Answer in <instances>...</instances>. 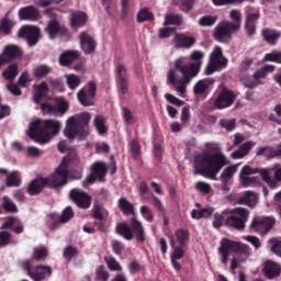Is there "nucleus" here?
Masks as SVG:
<instances>
[{
  "instance_id": "e433bc0d",
  "label": "nucleus",
  "mask_w": 281,
  "mask_h": 281,
  "mask_svg": "<svg viewBox=\"0 0 281 281\" xmlns=\"http://www.w3.org/2000/svg\"><path fill=\"white\" fill-rule=\"evenodd\" d=\"M262 36L265 41L269 43V45H276V43H278V38H280L281 36V32L276 30L265 29L262 31Z\"/></svg>"
},
{
  "instance_id": "9d476101",
  "label": "nucleus",
  "mask_w": 281,
  "mask_h": 281,
  "mask_svg": "<svg viewBox=\"0 0 281 281\" xmlns=\"http://www.w3.org/2000/svg\"><path fill=\"white\" fill-rule=\"evenodd\" d=\"M56 105L43 103L41 105L44 115H54L55 117H63L69 111V101L60 97L55 100Z\"/></svg>"
},
{
  "instance_id": "20e7f679",
  "label": "nucleus",
  "mask_w": 281,
  "mask_h": 281,
  "mask_svg": "<svg viewBox=\"0 0 281 281\" xmlns=\"http://www.w3.org/2000/svg\"><path fill=\"white\" fill-rule=\"evenodd\" d=\"M91 117L92 115L89 112H81L69 116L65 123L64 137H67L69 142L87 139L90 133L89 124Z\"/></svg>"
},
{
  "instance_id": "aec40b11",
  "label": "nucleus",
  "mask_w": 281,
  "mask_h": 281,
  "mask_svg": "<svg viewBox=\"0 0 281 281\" xmlns=\"http://www.w3.org/2000/svg\"><path fill=\"white\" fill-rule=\"evenodd\" d=\"M78 38L80 49L83 52V54H93V52H95L98 43H95V40L93 38V36H91V34L87 32H81Z\"/></svg>"
},
{
  "instance_id": "a211bd4d",
  "label": "nucleus",
  "mask_w": 281,
  "mask_h": 281,
  "mask_svg": "<svg viewBox=\"0 0 281 281\" xmlns=\"http://www.w3.org/2000/svg\"><path fill=\"white\" fill-rule=\"evenodd\" d=\"M171 43L176 49H190V47H194L196 37L183 33H176Z\"/></svg>"
},
{
  "instance_id": "39448f33",
  "label": "nucleus",
  "mask_w": 281,
  "mask_h": 281,
  "mask_svg": "<svg viewBox=\"0 0 281 281\" xmlns=\"http://www.w3.org/2000/svg\"><path fill=\"white\" fill-rule=\"evenodd\" d=\"M60 121L36 119L30 124L27 135L37 144H49L52 137H56L60 133Z\"/></svg>"
},
{
  "instance_id": "393cba45",
  "label": "nucleus",
  "mask_w": 281,
  "mask_h": 281,
  "mask_svg": "<svg viewBox=\"0 0 281 281\" xmlns=\"http://www.w3.org/2000/svg\"><path fill=\"white\" fill-rule=\"evenodd\" d=\"M131 227L134 238L139 243H144L146 240V232L144 231V225H142V222L136 216L131 218Z\"/></svg>"
},
{
  "instance_id": "a19ab883",
  "label": "nucleus",
  "mask_w": 281,
  "mask_h": 281,
  "mask_svg": "<svg viewBox=\"0 0 281 281\" xmlns=\"http://www.w3.org/2000/svg\"><path fill=\"white\" fill-rule=\"evenodd\" d=\"M214 214V209L213 207H204L201 210H193L191 212V218H195L199 221V218H210Z\"/></svg>"
},
{
  "instance_id": "58836bf2",
  "label": "nucleus",
  "mask_w": 281,
  "mask_h": 281,
  "mask_svg": "<svg viewBox=\"0 0 281 281\" xmlns=\"http://www.w3.org/2000/svg\"><path fill=\"white\" fill-rule=\"evenodd\" d=\"M34 78H45L52 74V67L45 64L37 65L33 68L32 71Z\"/></svg>"
},
{
  "instance_id": "052dcab7",
  "label": "nucleus",
  "mask_w": 281,
  "mask_h": 281,
  "mask_svg": "<svg viewBox=\"0 0 281 281\" xmlns=\"http://www.w3.org/2000/svg\"><path fill=\"white\" fill-rule=\"evenodd\" d=\"M70 218H74V210L71 209V206H67L61 216L58 217V222L59 223H67V221H70Z\"/></svg>"
},
{
  "instance_id": "e2e57ef3",
  "label": "nucleus",
  "mask_w": 281,
  "mask_h": 281,
  "mask_svg": "<svg viewBox=\"0 0 281 281\" xmlns=\"http://www.w3.org/2000/svg\"><path fill=\"white\" fill-rule=\"evenodd\" d=\"M265 61H269V63H278L279 65L281 64V54L280 53H268L266 54V56L263 57Z\"/></svg>"
},
{
  "instance_id": "ea45409f",
  "label": "nucleus",
  "mask_w": 281,
  "mask_h": 281,
  "mask_svg": "<svg viewBox=\"0 0 281 281\" xmlns=\"http://www.w3.org/2000/svg\"><path fill=\"white\" fill-rule=\"evenodd\" d=\"M259 19L257 13L249 14L246 18V32L249 36H254L256 34V22Z\"/></svg>"
},
{
  "instance_id": "4468645a",
  "label": "nucleus",
  "mask_w": 281,
  "mask_h": 281,
  "mask_svg": "<svg viewBox=\"0 0 281 281\" xmlns=\"http://www.w3.org/2000/svg\"><path fill=\"white\" fill-rule=\"evenodd\" d=\"M106 177V165L102 161H97L91 166V172L89 177L83 181V188H89L91 183L95 181H104Z\"/></svg>"
},
{
  "instance_id": "9b49d317",
  "label": "nucleus",
  "mask_w": 281,
  "mask_h": 281,
  "mask_svg": "<svg viewBox=\"0 0 281 281\" xmlns=\"http://www.w3.org/2000/svg\"><path fill=\"white\" fill-rule=\"evenodd\" d=\"M234 32H238V24L224 21L214 29V38L217 40L218 43H229Z\"/></svg>"
},
{
  "instance_id": "ddd939ff",
  "label": "nucleus",
  "mask_w": 281,
  "mask_h": 281,
  "mask_svg": "<svg viewBox=\"0 0 281 281\" xmlns=\"http://www.w3.org/2000/svg\"><path fill=\"white\" fill-rule=\"evenodd\" d=\"M273 225H276V220L273 217L257 216L252 218L250 229H255V232H258L261 236H267V234H269L273 228Z\"/></svg>"
},
{
  "instance_id": "4be33fe9",
  "label": "nucleus",
  "mask_w": 281,
  "mask_h": 281,
  "mask_svg": "<svg viewBox=\"0 0 281 281\" xmlns=\"http://www.w3.org/2000/svg\"><path fill=\"white\" fill-rule=\"evenodd\" d=\"M22 55L23 50H21V48L14 44L4 46L3 50L0 53V57L5 65H8V63H12V60H16V58Z\"/></svg>"
},
{
  "instance_id": "423d86ee",
  "label": "nucleus",
  "mask_w": 281,
  "mask_h": 281,
  "mask_svg": "<svg viewBox=\"0 0 281 281\" xmlns=\"http://www.w3.org/2000/svg\"><path fill=\"white\" fill-rule=\"evenodd\" d=\"M67 177H69V160L64 158L55 172L44 179L48 188H61V186H67Z\"/></svg>"
},
{
  "instance_id": "f704fd0d",
  "label": "nucleus",
  "mask_w": 281,
  "mask_h": 281,
  "mask_svg": "<svg viewBox=\"0 0 281 281\" xmlns=\"http://www.w3.org/2000/svg\"><path fill=\"white\" fill-rule=\"evenodd\" d=\"M116 233L125 238V240H133L134 238L133 228L125 222L116 225Z\"/></svg>"
},
{
  "instance_id": "37998d69",
  "label": "nucleus",
  "mask_w": 281,
  "mask_h": 281,
  "mask_svg": "<svg viewBox=\"0 0 281 281\" xmlns=\"http://www.w3.org/2000/svg\"><path fill=\"white\" fill-rule=\"evenodd\" d=\"M257 175H260L261 179L268 183V186L270 188H276L277 187V183H276V180H273L271 178V171H269L268 169H258L257 168Z\"/></svg>"
},
{
  "instance_id": "4d7b16f0",
  "label": "nucleus",
  "mask_w": 281,
  "mask_h": 281,
  "mask_svg": "<svg viewBox=\"0 0 281 281\" xmlns=\"http://www.w3.org/2000/svg\"><path fill=\"white\" fill-rule=\"evenodd\" d=\"M12 27H14V21L8 18L1 20L0 30L3 32V34H10V30H12Z\"/></svg>"
},
{
  "instance_id": "603ef678",
  "label": "nucleus",
  "mask_w": 281,
  "mask_h": 281,
  "mask_svg": "<svg viewBox=\"0 0 281 281\" xmlns=\"http://www.w3.org/2000/svg\"><path fill=\"white\" fill-rule=\"evenodd\" d=\"M155 15L148 9H140L137 13L138 23H144V21H153Z\"/></svg>"
},
{
  "instance_id": "49530a36",
  "label": "nucleus",
  "mask_w": 281,
  "mask_h": 281,
  "mask_svg": "<svg viewBox=\"0 0 281 281\" xmlns=\"http://www.w3.org/2000/svg\"><path fill=\"white\" fill-rule=\"evenodd\" d=\"M183 16L181 14H169L165 16L164 25H181Z\"/></svg>"
},
{
  "instance_id": "8fccbe9b",
  "label": "nucleus",
  "mask_w": 281,
  "mask_h": 281,
  "mask_svg": "<svg viewBox=\"0 0 281 281\" xmlns=\"http://www.w3.org/2000/svg\"><path fill=\"white\" fill-rule=\"evenodd\" d=\"M268 244L270 245L272 254L281 258V239L273 237L268 240Z\"/></svg>"
},
{
  "instance_id": "dca6fc26",
  "label": "nucleus",
  "mask_w": 281,
  "mask_h": 281,
  "mask_svg": "<svg viewBox=\"0 0 281 281\" xmlns=\"http://www.w3.org/2000/svg\"><path fill=\"white\" fill-rule=\"evenodd\" d=\"M19 36L25 38L29 47H34L41 41V29L33 25H24L20 29Z\"/></svg>"
},
{
  "instance_id": "473e14b6",
  "label": "nucleus",
  "mask_w": 281,
  "mask_h": 281,
  "mask_svg": "<svg viewBox=\"0 0 281 281\" xmlns=\"http://www.w3.org/2000/svg\"><path fill=\"white\" fill-rule=\"evenodd\" d=\"M80 56L78 50H67L59 56V65L67 67L72 64Z\"/></svg>"
},
{
  "instance_id": "79ce46f5",
  "label": "nucleus",
  "mask_w": 281,
  "mask_h": 281,
  "mask_svg": "<svg viewBox=\"0 0 281 281\" xmlns=\"http://www.w3.org/2000/svg\"><path fill=\"white\" fill-rule=\"evenodd\" d=\"M119 207L123 214H135V206L126 198L119 200Z\"/></svg>"
},
{
  "instance_id": "bf43d9fd",
  "label": "nucleus",
  "mask_w": 281,
  "mask_h": 281,
  "mask_svg": "<svg viewBox=\"0 0 281 281\" xmlns=\"http://www.w3.org/2000/svg\"><path fill=\"white\" fill-rule=\"evenodd\" d=\"M220 126H222V128H225V131H234L236 128V120L222 119L220 121Z\"/></svg>"
},
{
  "instance_id": "412c9836",
  "label": "nucleus",
  "mask_w": 281,
  "mask_h": 281,
  "mask_svg": "<svg viewBox=\"0 0 281 281\" xmlns=\"http://www.w3.org/2000/svg\"><path fill=\"white\" fill-rule=\"evenodd\" d=\"M70 199L78 207L87 210L91 207V196L78 189H72L69 193Z\"/></svg>"
},
{
  "instance_id": "864d4df0",
  "label": "nucleus",
  "mask_w": 281,
  "mask_h": 281,
  "mask_svg": "<svg viewBox=\"0 0 281 281\" xmlns=\"http://www.w3.org/2000/svg\"><path fill=\"white\" fill-rule=\"evenodd\" d=\"M175 236L179 245H186L187 240L190 238V233L183 228H180L176 231Z\"/></svg>"
},
{
  "instance_id": "09e8293b",
  "label": "nucleus",
  "mask_w": 281,
  "mask_h": 281,
  "mask_svg": "<svg viewBox=\"0 0 281 281\" xmlns=\"http://www.w3.org/2000/svg\"><path fill=\"white\" fill-rule=\"evenodd\" d=\"M94 126H95L99 135H104V133H106V131H108L106 120L103 119V116L98 115L94 117Z\"/></svg>"
},
{
  "instance_id": "a18cd8bd",
  "label": "nucleus",
  "mask_w": 281,
  "mask_h": 281,
  "mask_svg": "<svg viewBox=\"0 0 281 281\" xmlns=\"http://www.w3.org/2000/svg\"><path fill=\"white\" fill-rule=\"evenodd\" d=\"M65 79L67 82L68 88L71 91H76V88L80 85V77H78V75L75 74H70V75H65Z\"/></svg>"
},
{
  "instance_id": "5fc2aeb1",
  "label": "nucleus",
  "mask_w": 281,
  "mask_h": 281,
  "mask_svg": "<svg viewBox=\"0 0 281 281\" xmlns=\"http://www.w3.org/2000/svg\"><path fill=\"white\" fill-rule=\"evenodd\" d=\"M33 256L34 258H36V260H45V258H47L48 256L47 247L45 246L35 247L33 251Z\"/></svg>"
},
{
  "instance_id": "7c9ffc66",
  "label": "nucleus",
  "mask_w": 281,
  "mask_h": 281,
  "mask_svg": "<svg viewBox=\"0 0 281 281\" xmlns=\"http://www.w3.org/2000/svg\"><path fill=\"white\" fill-rule=\"evenodd\" d=\"M214 85V79H202L199 80L194 87L193 92L195 95H203L209 89H212V86Z\"/></svg>"
},
{
  "instance_id": "f257e3e1",
  "label": "nucleus",
  "mask_w": 281,
  "mask_h": 281,
  "mask_svg": "<svg viewBox=\"0 0 281 281\" xmlns=\"http://www.w3.org/2000/svg\"><path fill=\"white\" fill-rule=\"evenodd\" d=\"M205 53L202 50H193L190 55L191 64H188V58L179 57L176 59L173 67L167 74V80L176 89L179 98H186L188 85L192 78H196L203 65Z\"/></svg>"
},
{
  "instance_id": "0eeeda50",
  "label": "nucleus",
  "mask_w": 281,
  "mask_h": 281,
  "mask_svg": "<svg viewBox=\"0 0 281 281\" xmlns=\"http://www.w3.org/2000/svg\"><path fill=\"white\" fill-rule=\"evenodd\" d=\"M228 60L223 56V48L215 46L209 59V64L204 71L206 76H212L216 71H223L227 67Z\"/></svg>"
},
{
  "instance_id": "c9c22d12",
  "label": "nucleus",
  "mask_w": 281,
  "mask_h": 281,
  "mask_svg": "<svg viewBox=\"0 0 281 281\" xmlns=\"http://www.w3.org/2000/svg\"><path fill=\"white\" fill-rule=\"evenodd\" d=\"M19 76V65L11 64L2 71V78L12 82Z\"/></svg>"
},
{
  "instance_id": "13d9d810",
  "label": "nucleus",
  "mask_w": 281,
  "mask_h": 281,
  "mask_svg": "<svg viewBox=\"0 0 281 281\" xmlns=\"http://www.w3.org/2000/svg\"><path fill=\"white\" fill-rule=\"evenodd\" d=\"M123 119L126 124H135L137 122V116L126 108L123 109Z\"/></svg>"
},
{
  "instance_id": "72a5a7b5",
  "label": "nucleus",
  "mask_w": 281,
  "mask_h": 281,
  "mask_svg": "<svg viewBox=\"0 0 281 281\" xmlns=\"http://www.w3.org/2000/svg\"><path fill=\"white\" fill-rule=\"evenodd\" d=\"M239 166L240 164H235L226 167L220 176L222 183H229V181H232V179L234 178V175L238 172Z\"/></svg>"
},
{
  "instance_id": "3c124183",
  "label": "nucleus",
  "mask_w": 281,
  "mask_h": 281,
  "mask_svg": "<svg viewBox=\"0 0 281 281\" xmlns=\"http://www.w3.org/2000/svg\"><path fill=\"white\" fill-rule=\"evenodd\" d=\"M257 155L266 157V159H273V157H278V149H273L271 147H262L257 151Z\"/></svg>"
},
{
  "instance_id": "774afa93",
  "label": "nucleus",
  "mask_w": 281,
  "mask_h": 281,
  "mask_svg": "<svg viewBox=\"0 0 281 281\" xmlns=\"http://www.w3.org/2000/svg\"><path fill=\"white\" fill-rule=\"evenodd\" d=\"M76 254H78V248H76L74 246H67L64 249V258H66L67 260H71V258H74V256H76Z\"/></svg>"
},
{
  "instance_id": "0e129e2a",
  "label": "nucleus",
  "mask_w": 281,
  "mask_h": 281,
  "mask_svg": "<svg viewBox=\"0 0 281 281\" xmlns=\"http://www.w3.org/2000/svg\"><path fill=\"white\" fill-rule=\"evenodd\" d=\"M3 207L7 212H19L16 204H14L8 196L3 198Z\"/></svg>"
},
{
  "instance_id": "a878e982",
  "label": "nucleus",
  "mask_w": 281,
  "mask_h": 281,
  "mask_svg": "<svg viewBox=\"0 0 281 281\" xmlns=\"http://www.w3.org/2000/svg\"><path fill=\"white\" fill-rule=\"evenodd\" d=\"M19 18L21 21H38L41 13L34 7H25L20 9Z\"/></svg>"
},
{
  "instance_id": "680f3d73",
  "label": "nucleus",
  "mask_w": 281,
  "mask_h": 281,
  "mask_svg": "<svg viewBox=\"0 0 281 281\" xmlns=\"http://www.w3.org/2000/svg\"><path fill=\"white\" fill-rule=\"evenodd\" d=\"M32 82V76L30 72L24 71L21 74V76L18 79V83L20 87H27Z\"/></svg>"
},
{
  "instance_id": "de8ad7c7",
  "label": "nucleus",
  "mask_w": 281,
  "mask_h": 281,
  "mask_svg": "<svg viewBox=\"0 0 281 281\" xmlns=\"http://www.w3.org/2000/svg\"><path fill=\"white\" fill-rule=\"evenodd\" d=\"M194 188L200 194H212V184L205 181L195 182Z\"/></svg>"
},
{
  "instance_id": "b1692460",
  "label": "nucleus",
  "mask_w": 281,
  "mask_h": 281,
  "mask_svg": "<svg viewBox=\"0 0 281 281\" xmlns=\"http://www.w3.org/2000/svg\"><path fill=\"white\" fill-rule=\"evenodd\" d=\"M0 175L5 177V183L8 188H16L21 186V173L19 171H8L7 169H0Z\"/></svg>"
},
{
  "instance_id": "c03bdc74",
  "label": "nucleus",
  "mask_w": 281,
  "mask_h": 281,
  "mask_svg": "<svg viewBox=\"0 0 281 281\" xmlns=\"http://www.w3.org/2000/svg\"><path fill=\"white\" fill-rule=\"evenodd\" d=\"M218 18L216 15H203L199 19L198 23L200 27H212V25L216 24Z\"/></svg>"
},
{
  "instance_id": "338daca9",
  "label": "nucleus",
  "mask_w": 281,
  "mask_h": 281,
  "mask_svg": "<svg viewBox=\"0 0 281 281\" xmlns=\"http://www.w3.org/2000/svg\"><path fill=\"white\" fill-rule=\"evenodd\" d=\"M243 238L247 243H250V245H252V247H255V249H260V247H262V243H260V238H258L256 236L248 235V236H244Z\"/></svg>"
},
{
  "instance_id": "f8f14e48",
  "label": "nucleus",
  "mask_w": 281,
  "mask_h": 281,
  "mask_svg": "<svg viewBox=\"0 0 281 281\" xmlns=\"http://www.w3.org/2000/svg\"><path fill=\"white\" fill-rule=\"evenodd\" d=\"M251 175H258V168L245 165L240 169L239 181L244 188H257V186H260V178L251 177Z\"/></svg>"
},
{
  "instance_id": "c756f323",
  "label": "nucleus",
  "mask_w": 281,
  "mask_h": 281,
  "mask_svg": "<svg viewBox=\"0 0 281 281\" xmlns=\"http://www.w3.org/2000/svg\"><path fill=\"white\" fill-rule=\"evenodd\" d=\"M33 89H35V94L33 100L35 104H41V101L43 100V98H45L47 93H49V88L47 87V82L43 81L40 85H34Z\"/></svg>"
},
{
  "instance_id": "5701e85b",
  "label": "nucleus",
  "mask_w": 281,
  "mask_h": 281,
  "mask_svg": "<svg viewBox=\"0 0 281 281\" xmlns=\"http://www.w3.org/2000/svg\"><path fill=\"white\" fill-rule=\"evenodd\" d=\"M45 32H47L49 38L52 40L56 38L57 36H67V34H69L67 27L60 25L56 20H52L47 24Z\"/></svg>"
},
{
  "instance_id": "f03ea898",
  "label": "nucleus",
  "mask_w": 281,
  "mask_h": 281,
  "mask_svg": "<svg viewBox=\"0 0 281 281\" xmlns=\"http://www.w3.org/2000/svg\"><path fill=\"white\" fill-rule=\"evenodd\" d=\"M193 175H201L204 179L217 180V175L229 166V158L223 154L218 145H212L210 150L203 151L194 157Z\"/></svg>"
},
{
  "instance_id": "2f4dec72",
  "label": "nucleus",
  "mask_w": 281,
  "mask_h": 281,
  "mask_svg": "<svg viewBox=\"0 0 281 281\" xmlns=\"http://www.w3.org/2000/svg\"><path fill=\"white\" fill-rule=\"evenodd\" d=\"M87 13L81 11H75L70 15V25L71 27H82V25L87 23Z\"/></svg>"
},
{
  "instance_id": "1a4fd4ad",
  "label": "nucleus",
  "mask_w": 281,
  "mask_h": 281,
  "mask_svg": "<svg viewBox=\"0 0 281 281\" xmlns=\"http://www.w3.org/2000/svg\"><path fill=\"white\" fill-rule=\"evenodd\" d=\"M21 269L26 271V273L32 278L34 281H43L48 276H52V268L48 266H38L32 269V260H23L20 262Z\"/></svg>"
},
{
  "instance_id": "69168bd1",
  "label": "nucleus",
  "mask_w": 281,
  "mask_h": 281,
  "mask_svg": "<svg viewBox=\"0 0 281 281\" xmlns=\"http://www.w3.org/2000/svg\"><path fill=\"white\" fill-rule=\"evenodd\" d=\"M140 214L143 218H145V221H148V223H153V220L155 218V216L153 215V212L148 206L146 205L140 206Z\"/></svg>"
},
{
  "instance_id": "cd10ccee",
  "label": "nucleus",
  "mask_w": 281,
  "mask_h": 281,
  "mask_svg": "<svg viewBox=\"0 0 281 281\" xmlns=\"http://www.w3.org/2000/svg\"><path fill=\"white\" fill-rule=\"evenodd\" d=\"M45 187H47V180L45 178H38L30 182L27 192L31 196H36V194L43 192Z\"/></svg>"
},
{
  "instance_id": "2eb2a0df",
  "label": "nucleus",
  "mask_w": 281,
  "mask_h": 281,
  "mask_svg": "<svg viewBox=\"0 0 281 281\" xmlns=\"http://www.w3.org/2000/svg\"><path fill=\"white\" fill-rule=\"evenodd\" d=\"M95 83L89 82L77 93V100L82 106H93L95 98Z\"/></svg>"
},
{
  "instance_id": "4c0bfd02",
  "label": "nucleus",
  "mask_w": 281,
  "mask_h": 281,
  "mask_svg": "<svg viewBox=\"0 0 281 281\" xmlns=\"http://www.w3.org/2000/svg\"><path fill=\"white\" fill-rule=\"evenodd\" d=\"M240 201L244 205H248V207H256L258 205V195L251 191H246Z\"/></svg>"
},
{
  "instance_id": "6ab92c4d",
  "label": "nucleus",
  "mask_w": 281,
  "mask_h": 281,
  "mask_svg": "<svg viewBox=\"0 0 281 281\" xmlns=\"http://www.w3.org/2000/svg\"><path fill=\"white\" fill-rule=\"evenodd\" d=\"M235 100L236 94H234V92L231 90L224 89L217 94L214 104L216 109H227L234 104Z\"/></svg>"
},
{
  "instance_id": "6e6552de",
  "label": "nucleus",
  "mask_w": 281,
  "mask_h": 281,
  "mask_svg": "<svg viewBox=\"0 0 281 281\" xmlns=\"http://www.w3.org/2000/svg\"><path fill=\"white\" fill-rule=\"evenodd\" d=\"M229 216L225 220L228 227L234 229H244L247 221L249 220V212L245 207H235L229 211Z\"/></svg>"
},
{
  "instance_id": "c85d7f7f",
  "label": "nucleus",
  "mask_w": 281,
  "mask_h": 281,
  "mask_svg": "<svg viewBox=\"0 0 281 281\" xmlns=\"http://www.w3.org/2000/svg\"><path fill=\"white\" fill-rule=\"evenodd\" d=\"M263 273L269 280H273V278H278V276H280L281 267L273 261H267L263 267Z\"/></svg>"
},
{
  "instance_id": "f3484780",
  "label": "nucleus",
  "mask_w": 281,
  "mask_h": 281,
  "mask_svg": "<svg viewBox=\"0 0 281 281\" xmlns=\"http://www.w3.org/2000/svg\"><path fill=\"white\" fill-rule=\"evenodd\" d=\"M276 69L272 65H266L260 70L256 71L250 79H244L243 83L247 89H255L260 85L261 78H267V74H271Z\"/></svg>"
},
{
  "instance_id": "6e6d98bb",
  "label": "nucleus",
  "mask_w": 281,
  "mask_h": 281,
  "mask_svg": "<svg viewBox=\"0 0 281 281\" xmlns=\"http://www.w3.org/2000/svg\"><path fill=\"white\" fill-rule=\"evenodd\" d=\"M12 241V235L10 232L0 228V247H8V245Z\"/></svg>"
},
{
  "instance_id": "bb28decb",
  "label": "nucleus",
  "mask_w": 281,
  "mask_h": 281,
  "mask_svg": "<svg viewBox=\"0 0 281 281\" xmlns=\"http://www.w3.org/2000/svg\"><path fill=\"white\" fill-rule=\"evenodd\" d=\"M1 227L2 229H12L15 234H23V224L18 217H7Z\"/></svg>"
},
{
  "instance_id": "7ed1b4c3",
  "label": "nucleus",
  "mask_w": 281,
  "mask_h": 281,
  "mask_svg": "<svg viewBox=\"0 0 281 281\" xmlns=\"http://www.w3.org/2000/svg\"><path fill=\"white\" fill-rule=\"evenodd\" d=\"M217 251L222 257V265H227L229 262V256H232V252L234 254L231 259L232 271H236L251 256V247L249 245L227 238L221 240Z\"/></svg>"
}]
</instances>
